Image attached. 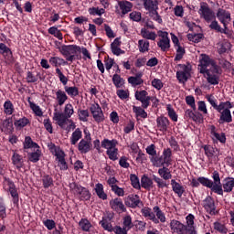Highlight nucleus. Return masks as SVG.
Here are the masks:
<instances>
[{"label": "nucleus", "instance_id": "obj_1", "mask_svg": "<svg viewBox=\"0 0 234 234\" xmlns=\"http://www.w3.org/2000/svg\"><path fill=\"white\" fill-rule=\"evenodd\" d=\"M212 178L214 182L206 177H199L198 179L194 178L191 181V186L192 187H198L201 184L218 195H224V190H222V184L220 183V175H218V172L215 171L213 173Z\"/></svg>", "mask_w": 234, "mask_h": 234}, {"label": "nucleus", "instance_id": "obj_2", "mask_svg": "<svg viewBox=\"0 0 234 234\" xmlns=\"http://www.w3.org/2000/svg\"><path fill=\"white\" fill-rule=\"evenodd\" d=\"M171 156H173L171 148H166L164 149L163 155L158 156L155 154L150 158V162H152V165H154V167H164L165 165L166 167H169L173 162Z\"/></svg>", "mask_w": 234, "mask_h": 234}, {"label": "nucleus", "instance_id": "obj_3", "mask_svg": "<svg viewBox=\"0 0 234 234\" xmlns=\"http://www.w3.org/2000/svg\"><path fill=\"white\" fill-rule=\"evenodd\" d=\"M191 70L192 66L189 63L177 65L176 78L179 83H186L191 78Z\"/></svg>", "mask_w": 234, "mask_h": 234}, {"label": "nucleus", "instance_id": "obj_4", "mask_svg": "<svg viewBox=\"0 0 234 234\" xmlns=\"http://www.w3.org/2000/svg\"><path fill=\"white\" fill-rule=\"evenodd\" d=\"M218 66L215 63V60L211 59L207 55H201L199 59V70L201 74H206L208 70L218 69Z\"/></svg>", "mask_w": 234, "mask_h": 234}, {"label": "nucleus", "instance_id": "obj_5", "mask_svg": "<svg viewBox=\"0 0 234 234\" xmlns=\"http://www.w3.org/2000/svg\"><path fill=\"white\" fill-rule=\"evenodd\" d=\"M58 50L64 58H66L67 61H74V54L78 52H81V48L77 45H69V46H62L58 48Z\"/></svg>", "mask_w": 234, "mask_h": 234}, {"label": "nucleus", "instance_id": "obj_6", "mask_svg": "<svg viewBox=\"0 0 234 234\" xmlns=\"http://www.w3.org/2000/svg\"><path fill=\"white\" fill-rule=\"evenodd\" d=\"M198 14L200 17L204 19L207 23H211L213 19H216L215 12H213V10L209 8V5L207 3L200 4Z\"/></svg>", "mask_w": 234, "mask_h": 234}, {"label": "nucleus", "instance_id": "obj_7", "mask_svg": "<svg viewBox=\"0 0 234 234\" xmlns=\"http://www.w3.org/2000/svg\"><path fill=\"white\" fill-rule=\"evenodd\" d=\"M53 120L54 122H56L57 125H58V127H60L61 129H67L69 123H71V127H73V129L76 127L74 122H72V120L68 119L61 112H54Z\"/></svg>", "mask_w": 234, "mask_h": 234}, {"label": "nucleus", "instance_id": "obj_8", "mask_svg": "<svg viewBox=\"0 0 234 234\" xmlns=\"http://www.w3.org/2000/svg\"><path fill=\"white\" fill-rule=\"evenodd\" d=\"M78 149L80 154H87L92 149V138L90 137V133H86L83 139L78 144Z\"/></svg>", "mask_w": 234, "mask_h": 234}, {"label": "nucleus", "instance_id": "obj_9", "mask_svg": "<svg viewBox=\"0 0 234 234\" xmlns=\"http://www.w3.org/2000/svg\"><path fill=\"white\" fill-rule=\"evenodd\" d=\"M4 188L5 191H9L11 197H13V203L18 204L19 203V194H17V189H16V185L12 180L5 179L4 181Z\"/></svg>", "mask_w": 234, "mask_h": 234}, {"label": "nucleus", "instance_id": "obj_10", "mask_svg": "<svg viewBox=\"0 0 234 234\" xmlns=\"http://www.w3.org/2000/svg\"><path fill=\"white\" fill-rule=\"evenodd\" d=\"M204 74L207 81L210 83V85H218L220 68H215L214 69L208 70Z\"/></svg>", "mask_w": 234, "mask_h": 234}, {"label": "nucleus", "instance_id": "obj_11", "mask_svg": "<svg viewBox=\"0 0 234 234\" xmlns=\"http://www.w3.org/2000/svg\"><path fill=\"white\" fill-rule=\"evenodd\" d=\"M90 111L97 123H101V122L105 120V115H103V111L101 110V107H100V104H91L90 107Z\"/></svg>", "mask_w": 234, "mask_h": 234}, {"label": "nucleus", "instance_id": "obj_12", "mask_svg": "<svg viewBox=\"0 0 234 234\" xmlns=\"http://www.w3.org/2000/svg\"><path fill=\"white\" fill-rule=\"evenodd\" d=\"M158 34L161 39L158 41L157 46L160 47L163 52H165L168 48H171V40L168 37L169 34L165 31H159Z\"/></svg>", "mask_w": 234, "mask_h": 234}, {"label": "nucleus", "instance_id": "obj_13", "mask_svg": "<svg viewBox=\"0 0 234 234\" xmlns=\"http://www.w3.org/2000/svg\"><path fill=\"white\" fill-rule=\"evenodd\" d=\"M217 17L218 21L223 24L224 28H228V25L231 23V13L226 9H218Z\"/></svg>", "mask_w": 234, "mask_h": 234}, {"label": "nucleus", "instance_id": "obj_14", "mask_svg": "<svg viewBox=\"0 0 234 234\" xmlns=\"http://www.w3.org/2000/svg\"><path fill=\"white\" fill-rule=\"evenodd\" d=\"M147 91L141 90L135 92V99L141 101L143 109H147L151 105V97L147 96Z\"/></svg>", "mask_w": 234, "mask_h": 234}, {"label": "nucleus", "instance_id": "obj_15", "mask_svg": "<svg viewBox=\"0 0 234 234\" xmlns=\"http://www.w3.org/2000/svg\"><path fill=\"white\" fill-rule=\"evenodd\" d=\"M203 207L209 213L210 215H215L217 213V207L215 206V199L210 196L207 197L203 200Z\"/></svg>", "mask_w": 234, "mask_h": 234}, {"label": "nucleus", "instance_id": "obj_16", "mask_svg": "<svg viewBox=\"0 0 234 234\" xmlns=\"http://www.w3.org/2000/svg\"><path fill=\"white\" fill-rule=\"evenodd\" d=\"M170 229L172 233L183 234L187 229V227L182 224V222L173 219L170 222Z\"/></svg>", "mask_w": 234, "mask_h": 234}, {"label": "nucleus", "instance_id": "obj_17", "mask_svg": "<svg viewBox=\"0 0 234 234\" xmlns=\"http://www.w3.org/2000/svg\"><path fill=\"white\" fill-rule=\"evenodd\" d=\"M110 206L112 209H114L117 213H123V211H125V205H123V201H122L121 198L112 199L110 202Z\"/></svg>", "mask_w": 234, "mask_h": 234}, {"label": "nucleus", "instance_id": "obj_18", "mask_svg": "<svg viewBox=\"0 0 234 234\" xmlns=\"http://www.w3.org/2000/svg\"><path fill=\"white\" fill-rule=\"evenodd\" d=\"M11 160H12L13 165H15V167H16L18 171H21V168L25 165L23 155H20L16 152H14Z\"/></svg>", "mask_w": 234, "mask_h": 234}, {"label": "nucleus", "instance_id": "obj_19", "mask_svg": "<svg viewBox=\"0 0 234 234\" xmlns=\"http://www.w3.org/2000/svg\"><path fill=\"white\" fill-rule=\"evenodd\" d=\"M203 149H204L205 154H206V156H207L208 160H211L215 156H217V157L220 156V151L217 148H214L211 145H205L203 147Z\"/></svg>", "mask_w": 234, "mask_h": 234}, {"label": "nucleus", "instance_id": "obj_20", "mask_svg": "<svg viewBox=\"0 0 234 234\" xmlns=\"http://www.w3.org/2000/svg\"><path fill=\"white\" fill-rule=\"evenodd\" d=\"M141 211L145 218L152 220L154 224H160V221L158 220V218H156V215H154V212H153L151 208L144 207Z\"/></svg>", "mask_w": 234, "mask_h": 234}, {"label": "nucleus", "instance_id": "obj_21", "mask_svg": "<svg viewBox=\"0 0 234 234\" xmlns=\"http://www.w3.org/2000/svg\"><path fill=\"white\" fill-rule=\"evenodd\" d=\"M157 129L162 133H165L169 127V119L167 117H158L156 119Z\"/></svg>", "mask_w": 234, "mask_h": 234}, {"label": "nucleus", "instance_id": "obj_22", "mask_svg": "<svg viewBox=\"0 0 234 234\" xmlns=\"http://www.w3.org/2000/svg\"><path fill=\"white\" fill-rule=\"evenodd\" d=\"M232 120L233 119L231 118V111H229V108L225 109L224 111L221 112V115L219 117L218 123H220V124L231 123Z\"/></svg>", "mask_w": 234, "mask_h": 234}, {"label": "nucleus", "instance_id": "obj_23", "mask_svg": "<svg viewBox=\"0 0 234 234\" xmlns=\"http://www.w3.org/2000/svg\"><path fill=\"white\" fill-rule=\"evenodd\" d=\"M216 130L217 128L215 126L212 125L210 127V134L213 136V140H218L220 144H226V133H218Z\"/></svg>", "mask_w": 234, "mask_h": 234}, {"label": "nucleus", "instance_id": "obj_24", "mask_svg": "<svg viewBox=\"0 0 234 234\" xmlns=\"http://www.w3.org/2000/svg\"><path fill=\"white\" fill-rule=\"evenodd\" d=\"M118 5L123 16H125V14H129V12L133 10V3L129 1H126V0L119 1Z\"/></svg>", "mask_w": 234, "mask_h": 234}, {"label": "nucleus", "instance_id": "obj_25", "mask_svg": "<svg viewBox=\"0 0 234 234\" xmlns=\"http://www.w3.org/2000/svg\"><path fill=\"white\" fill-rule=\"evenodd\" d=\"M69 100V96H67V93L61 90H58L56 91V101L58 102V105L59 107L65 105V101Z\"/></svg>", "mask_w": 234, "mask_h": 234}, {"label": "nucleus", "instance_id": "obj_26", "mask_svg": "<svg viewBox=\"0 0 234 234\" xmlns=\"http://www.w3.org/2000/svg\"><path fill=\"white\" fill-rule=\"evenodd\" d=\"M169 166L165 165L161 166V168L158 169V175L163 178V180H171L173 178V175H171V170L168 168Z\"/></svg>", "mask_w": 234, "mask_h": 234}, {"label": "nucleus", "instance_id": "obj_27", "mask_svg": "<svg viewBox=\"0 0 234 234\" xmlns=\"http://www.w3.org/2000/svg\"><path fill=\"white\" fill-rule=\"evenodd\" d=\"M186 230L189 234H197V230H195V216L189 214L186 217Z\"/></svg>", "mask_w": 234, "mask_h": 234}, {"label": "nucleus", "instance_id": "obj_28", "mask_svg": "<svg viewBox=\"0 0 234 234\" xmlns=\"http://www.w3.org/2000/svg\"><path fill=\"white\" fill-rule=\"evenodd\" d=\"M120 45H122V41H120L119 37L115 38L114 41L112 43L111 48L114 56H120L121 54H123V50L120 48Z\"/></svg>", "mask_w": 234, "mask_h": 234}, {"label": "nucleus", "instance_id": "obj_29", "mask_svg": "<svg viewBox=\"0 0 234 234\" xmlns=\"http://www.w3.org/2000/svg\"><path fill=\"white\" fill-rule=\"evenodd\" d=\"M171 186H172V189H173L174 193H176V195H177V197H182V195H184V191H186V190L184 189V186L182 185H180L178 182H176V180L172 179Z\"/></svg>", "mask_w": 234, "mask_h": 234}, {"label": "nucleus", "instance_id": "obj_30", "mask_svg": "<svg viewBox=\"0 0 234 234\" xmlns=\"http://www.w3.org/2000/svg\"><path fill=\"white\" fill-rule=\"evenodd\" d=\"M101 147H103V149H107V151H111L116 148V145H118V141L114 139L113 140L104 139L103 141H101Z\"/></svg>", "mask_w": 234, "mask_h": 234}, {"label": "nucleus", "instance_id": "obj_31", "mask_svg": "<svg viewBox=\"0 0 234 234\" xmlns=\"http://www.w3.org/2000/svg\"><path fill=\"white\" fill-rule=\"evenodd\" d=\"M83 133L80 128H77L71 134L70 144L71 145H76L80 140H81Z\"/></svg>", "mask_w": 234, "mask_h": 234}, {"label": "nucleus", "instance_id": "obj_32", "mask_svg": "<svg viewBox=\"0 0 234 234\" xmlns=\"http://www.w3.org/2000/svg\"><path fill=\"white\" fill-rule=\"evenodd\" d=\"M233 187H234V178L233 177L226 178L223 183V189L225 193H231V191H233Z\"/></svg>", "mask_w": 234, "mask_h": 234}, {"label": "nucleus", "instance_id": "obj_33", "mask_svg": "<svg viewBox=\"0 0 234 234\" xmlns=\"http://www.w3.org/2000/svg\"><path fill=\"white\" fill-rule=\"evenodd\" d=\"M141 36L144 39H150L151 41H154L156 39V33L149 31L145 27L141 29Z\"/></svg>", "mask_w": 234, "mask_h": 234}, {"label": "nucleus", "instance_id": "obj_34", "mask_svg": "<svg viewBox=\"0 0 234 234\" xmlns=\"http://www.w3.org/2000/svg\"><path fill=\"white\" fill-rule=\"evenodd\" d=\"M143 3L145 10H147L149 14H151V12H154L158 8L156 1L144 0Z\"/></svg>", "mask_w": 234, "mask_h": 234}, {"label": "nucleus", "instance_id": "obj_35", "mask_svg": "<svg viewBox=\"0 0 234 234\" xmlns=\"http://www.w3.org/2000/svg\"><path fill=\"white\" fill-rule=\"evenodd\" d=\"M141 186L147 191H151V189H153V179L149 178V176H144L141 179Z\"/></svg>", "mask_w": 234, "mask_h": 234}, {"label": "nucleus", "instance_id": "obj_36", "mask_svg": "<svg viewBox=\"0 0 234 234\" xmlns=\"http://www.w3.org/2000/svg\"><path fill=\"white\" fill-rule=\"evenodd\" d=\"M209 28H211V30H216V32H219L220 34H228V28H222L218 22L215 19H213L212 22L210 23Z\"/></svg>", "mask_w": 234, "mask_h": 234}, {"label": "nucleus", "instance_id": "obj_37", "mask_svg": "<svg viewBox=\"0 0 234 234\" xmlns=\"http://www.w3.org/2000/svg\"><path fill=\"white\" fill-rule=\"evenodd\" d=\"M64 90L67 92L68 96H70V98H76V96H80V90L76 86H66L64 87Z\"/></svg>", "mask_w": 234, "mask_h": 234}, {"label": "nucleus", "instance_id": "obj_38", "mask_svg": "<svg viewBox=\"0 0 234 234\" xmlns=\"http://www.w3.org/2000/svg\"><path fill=\"white\" fill-rule=\"evenodd\" d=\"M138 48L139 52L142 54H145V52H149V41L145 39H140L138 41Z\"/></svg>", "mask_w": 234, "mask_h": 234}, {"label": "nucleus", "instance_id": "obj_39", "mask_svg": "<svg viewBox=\"0 0 234 234\" xmlns=\"http://www.w3.org/2000/svg\"><path fill=\"white\" fill-rule=\"evenodd\" d=\"M41 182L45 189H48V187L54 186V179H52V176L48 175H44L42 176Z\"/></svg>", "mask_w": 234, "mask_h": 234}, {"label": "nucleus", "instance_id": "obj_40", "mask_svg": "<svg viewBox=\"0 0 234 234\" xmlns=\"http://www.w3.org/2000/svg\"><path fill=\"white\" fill-rule=\"evenodd\" d=\"M49 63L53 67H61V65H67V61L59 57L49 58Z\"/></svg>", "mask_w": 234, "mask_h": 234}, {"label": "nucleus", "instance_id": "obj_41", "mask_svg": "<svg viewBox=\"0 0 234 234\" xmlns=\"http://www.w3.org/2000/svg\"><path fill=\"white\" fill-rule=\"evenodd\" d=\"M95 192L97 194V197H99V198H101L102 200H107V194H105V191H103V185L98 183L95 186Z\"/></svg>", "mask_w": 234, "mask_h": 234}, {"label": "nucleus", "instance_id": "obj_42", "mask_svg": "<svg viewBox=\"0 0 234 234\" xmlns=\"http://www.w3.org/2000/svg\"><path fill=\"white\" fill-rule=\"evenodd\" d=\"M24 149H39V145L32 141L30 136L26 137Z\"/></svg>", "mask_w": 234, "mask_h": 234}, {"label": "nucleus", "instance_id": "obj_43", "mask_svg": "<svg viewBox=\"0 0 234 234\" xmlns=\"http://www.w3.org/2000/svg\"><path fill=\"white\" fill-rule=\"evenodd\" d=\"M133 112L135 113L136 118H147V112L140 106H133Z\"/></svg>", "mask_w": 234, "mask_h": 234}, {"label": "nucleus", "instance_id": "obj_44", "mask_svg": "<svg viewBox=\"0 0 234 234\" xmlns=\"http://www.w3.org/2000/svg\"><path fill=\"white\" fill-rule=\"evenodd\" d=\"M112 82L113 85H115L116 89H121V87H123L125 80H123V78H122V76L114 74L112 77Z\"/></svg>", "mask_w": 234, "mask_h": 234}, {"label": "nucleus", "instance_id": "obj_45", "mask_svg": "<svg viewBox=\"0 0 234 234\" xmlns=\"http://www.w3.org/2000/svg\"><path fill=\"white\" fill-rule=\"evenodd\" d=\"M154 212L155 213L157 220H159L162 223L165 222V214L162 211V209H160V207H154Z\"/></svg>", "mask_w": 234, "mask_h": 234}, {"label": "nucleus", "instance_id": "obj_46", "mask_svg": "<svg viewBox=\"0 0 234 234\" xmlns=\"http://www.w3.org/2000/svg\"><path fill=\"white\" fill-rule=\"evenodd\" d=\"M29 123H30V121H28V119L24 117V118L15 121L14 125L17 129H23V127H27V125H28Z\"/></svg>", "mask_w": 234, "mask_h": 234}, {"label": "nucleus", "instance_id": "obj_47", "mask_svg": "<svg viewBox=\"0 0 234 234\" xmlns=\"http://www.w3.org/2000/svg\"><path fill=\"white\" fill-rule=\"evenodd\" d=\"M39 158H41V150L39 148H37L35 152L29 154V160L33 162V164L39 162Z\"/></svg>", "mask_w": 234, "mask_h": 234}, {"label": "nucleus", "instance_id": "obj_48", "mask_svg": "<svg viewBox=\"0 0 234 234\" xmlns=\"http://www.w3.org/2000/svg\"><path fill=\"white\" fill-rule=\"evenodd\" d=\"M214 109L218 111V112H222V111H226V109H231V102L226 101V102H220L219 105H215Z\"/></svg>", "mask_w": 234, "mask_h": 234}, {"label": "nucleus", "instance_id": "obj_49", "mask_svg": "<svg viewBox=\"0 0 234 234\" xmlns=\"http://www.w3.org/2000/svg\"><path fill=\"white\" fill-rule=\"evenodd\" d=\"M62 114H64L68 119L72 118V115L74 114V106L70 103L66 104Z\"/></svg>", "mask_w": 234, "mask_h": 234}, {"label": "nucleus", "instance_id": "obj_50", "mask_svg": "<svg viewBox=\"0 0 234 234\" xmlns=\"http://www.w3.org/2000/svg\"><path fill=\"white\" fill-rule=\"evenodd\" d=\"M176 51L175 61H180L186 54V49L182 46H177V48H176Z\"/></svg>", "mask_w": 234, "mask_h": 234}, {"label": "nucleus", "instance_id": "obj_51", "mask_svg": "<svg viewBox=\"0 0 234 234\" xmlns=\"http://www.w3.org/2000/svg\"><path fill=\"white\" fill-rule=\"evenodd\" d=\"M79 226L80 228V229L82 231H89V229H90V228H92V224H90L89 222L88 219L86 218H82L80 222H79Z\"/></svg>", "mask_w": 234, "mask_h": 234}, {"label": "nucleus", "instance_id": "obj_52", "mask_svg": "<svg viewBox=\"0 0 234 234\" xmlns=\"http://www.w3.org/2000/svg\"><path fill=\"white\" fill-rule=\"evenodd\" d=\"M128 82L131 83L133 87H137V85H142V83H144V80L140 76L130 77Z\"/></svg>", "mask_w": 234, "mask_h": 234}, {"label": "nucleus", "instance_id": "obj_53", "mask_svg": "<svg viewBox=\"0 0 234 234\" xmlns=\"http://www.w3.org/2000/svg\"><path fill=\"white\" fill-rule=\"evenodd\" d=\"M0 54H3L5 58H10L12 56V51L6 45L0 43Z\"/></svg>", "mask_w": 234, "mask_h": 234}, {"label": "nucleus", "instance_id": "obj_54", "mask_svg": "<svg viewBox=\"0 0 234 234\" xmlns=\"http://www.w3.org/2000/svg\"><path fill=\"white\" fill-rule=\"evenodd\" d=\"M80 200H89L90 198V192L85 187H82L81 191L78 195Z\"/></svg>", "mask_w": 234, "mask_h": 234}, {"label": "nucleus", "instance_id": "obj_55", "mask_svg": "<svg viewBox=\"0 0 234 234\" xmlns=\"http://www.w3.org/2000/svg\"><path fill=\"white\" fill-rule=\"evenodd\" d=\"M69 189L74 193V195H79L80 191L83 189V186L81 185H79L78 183H70L69 184Z\"/></svg>", "mask_w": 234, "mask_h": 234}, {"label": "nucleus", "instance_id": "obj_56", "mask_svg": "<svg viewBox=\"0 0 234 234\" xmlns=\"http://www.w3.org/2000/svg\"><path fill=\"white\" fill-rule=\"evenodd\" d=\"M130 180L134 189H142V186H140V179H138V176H136V175H131Z\"/></svg>", "mask_w": 234, "mask_h": 234}, {"label": "nucleus", "instance_id": "obj_57", "mask_svg": "<svg viewBox=\"0 0 234 234\" xmlns=\"http://www.w3.org/2000/svg\"><path fill=\"white\" fill-rule=\"evenodd\" d=\"M78 114L80 122L89 121V110H78Z\"/></svg>", "mask_w": 234, "mask_h": 234}, {"label": "nucleus", "instance_id": "obj_58", "mask_svg": "<svg viewBox=\"0 0 234 234\" xmlns=\"http://www.w3.org/2000/svg\"><path fill=\"white\" fill-rule=\"evenodd\" d=\"M133 218H131V216H125L123 218V227L125 229H127L129 231V229H131L133 228Z\"/></svg>", "mask_w": 234, "mask_h": 234}, {"label": "nucleus", "instance_id": "obj_59", "mask_svg": "<svg viewBox=\"0 0 234 234\" xmlns=\"http://www.w3.org/2000/svg\"><path fill=\"white\" fill-rule=\"evenodd\" d=\"M106 154L109 156L110 160L115 162V160H118V148L107 150Z\"/></svg>", "mask_w": 234, "mask_h": 234}, {"label": "nucleus", "instance_id": "obj_60", "mask_svg": "<svg viewBox=\"0 0 234 234\" xmlns=\"http://www.w3.org/2000/svg\"><path fill=\"white\" fill-rule=\"evenodd\" d=\"M204 37L202 34H188L187 38L192 41V43H200V40Z\"/></svg>", "mask_w": 234, "mask_h": 234}, {"label": "nucleus", "instance_id": "obj_61", "mask_svg": "<svg viewBox=\"0 0 234 234\" xmlns=\"http://www.w3.org/2000/svg\"><path fill=\"white\" fill-rule=\"evenodd\" d=\"M56 73L58 74L59 81L62 83V85H67V83H69V79L63 74L59 68L56 69Z\"/></svg>", "mask_w": 234, "mask_h": 234}, {"label": "nucleus", "instance_id": "obj_62", "mask_svg": "<svg viewBox=\"0 0 234 234\" xmlns=\"http://www.w3.org/2000/svg\"><path fill=\"white\" fill-rule=\"evenodd\" d=\"M214 229H216V231H218L219 233H228V229L226 228V226H224V224L220 222L214 223Z\"/></svg>", "mask_w": 234, "mask_h": 234}, {"label": "nucleus", "instance_id": "obj_63", "mask_svg": "<svg viewBox=\"0 0 234 234\" xmlns=\"http://www.w3.org/2000/svg\"><path fill=\"white\" fill-rule=\"evenodd\" d=\"M4 109L5 114H12L14 112V104H12V101H6L4 104Z\"/></svg>", "mask_w": 234, "mask_h": 234}, {"label": "nucleus", "instance_id": "obj_64", "mask_svg": "<svg viewBox=\"0 0 234 234\" xmlns=\"http://www.w3.org/2000/svg\"><path fill=\"white\" fill-rule=\"evenodd\" d=\"M154 182H156L157 187L159 189H164V187H167V183H165V181H164V179H162L156 176H154Z\"/></svg>", "mask_w": 234, "mask_h": 234}]
</instances>
